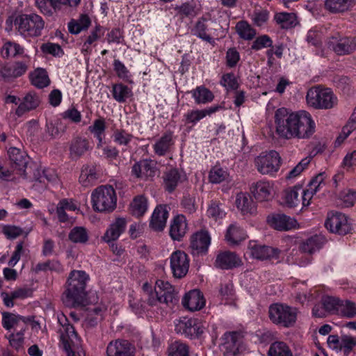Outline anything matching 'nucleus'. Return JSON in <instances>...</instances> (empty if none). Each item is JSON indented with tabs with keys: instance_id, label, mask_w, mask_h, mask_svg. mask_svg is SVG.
Listing matches in <instances>:
<instances>
[{
	"instance_id": "obj_1",
	"label": "nucleus",
	"mask_w": 356,
	"mask_h": 356,
	"mask_svg": "<svg viewBox=\"0 0 356 356\" xmlns=\"http://www.w3.org/2000/svg\"><path fill=\"white\" fill-rule=\"evenodd\" d=\"M275 122L277 135L287 140L308 139L316 129L312 115L305 111L290 112L285 108H280L275 112Z\"/></svg>"
},
{
	"instance_id": "obj_2",
	"label": "nucleus",
	"mask_w": 356,
	"mask_h": 356,
	"mask_svg": "<svg viewBox=\"0 0 356 356\" xmlns=\"http://www.w3.org/2000/svg\"><path fill=\"white\" fill-rule=\"evenodd\" d=\"M7 154L11 166L7 168L0 163V176H32L33 178H51L54 176V170L45 168L38 162H29V157L19 148L10 147Z\"/></svg>"
},
{
	"instance_id": "obj_3",
	"label": "nucleus",
	"mask_w": 356,
	"mask_h": 356,
	"mask_svg": "<svg viewBox=\"0 0 356 356\" xmlns=\"http://www.w3.org/2000/svg\"><path fill=\"white\" fill-rule=\"evenodd\" d=\"M88 275L83 270H72L63 293V303L69 307L85 306L87 304L86 286Z\"/></svg>"
},
{
	"instance_id": "obj_4",
	"label": "nucleus",
	"mask_w": 356,
	"mask_h": 356,
	"mask_svg": "<svg viewBox=\"0 0 356 356\" xmlns=\"http://www.w3.org/2000/svg\"><path fill=\"white\" fill-rule=\"evenodd\" d=\"M179 301L177 293L174 287L163 280H157L154 290H149L146 296V302L149 306H157L159 304H165L172 308Z\"/></svg>"
},
{
	"instance_id": "obj_5",
	"label": "nucleus",
	"mask_w": 356,
	"mask_h": 356,
	"mask_svg": "<svg viewBox=\"0 0 356 356\" xmlns=\"http://www.w3.org/2000/svg\"><path fill=\"white\" fill-rule=\"evenodd\" d=\"M14 25L15 29L24 37L35 38L42 35L45 22L38 14H21L15 17Z\"/></svg>"
},
{
	"instance_id": "obj_6",
	"label": "nucleus",
	"mask_w": 356,
	"mask_h": 356,
	"mask_svg": "<svg viewBox=\"0 0 356 356\" xmlns=\"http://www.w3.org/2000/svg\"><path fill=\"white\" fill-rule=\"evenodd\" d=\"M92 208L99 212L110 213L116 208L117 197L111 186L97 188L91 195Z\"/></svg>"
},
{
	"instance_id": "obj_7",
	"label": "nucleus",
	"mask_w": 356,
	"mask_h": 356,
	"mask_svg": "<svg viewBox=\"0 0 356 356\" xmlns=\"http://www.w3.org/2000/svg\"><path fill=\"white\" fill-rule=\"evenodd\" d=\"M307 104L316 109H330L338 103L337 96L330 88L319 86L310 88L306 97Z\"/></svg>"
},
{
	"instance_id": "obj_8",
	"label": "nucleus",
	"mask_w": 356,
	"mask_h": 356,
	"mask_svg": "<svg viewBox=\"0 0 356 356\" xmlns=\"http://www.w3.org/2000/svg\"><path fill=\"white\" fill-rule=\"evenodd\" d=\"M269 317L273 323L289 327L296 321L297 310L286 305L274 304L269 308Z\"/></svg>"
},
{
	"instance_id": "obj_9",
	"label": "nucleus",
	"mask_w": 356,
	"mask_h": 356,
	"mask_svg": "<svg viewBox=\"0 0 356 356\" xmlns=\"http://www.w3.org/2000/svg\"><path fill=\"white\" fill-rule=\"evenodd\" d=\"M325 227L332 233L346 235L350 232L352 225L348 218L340 212H329L325 222Z\"/></svg>"
},
{
	"instance_id": "obj_10",
	"label": "nucleus",
	"mask_w": 356,
	"mask_h": 356,
	"mask_svg": "<svg viewBox=\"0 0 356 356\" xmlns=\"http://www.w3.org/2000/svg\"><path fill=\"white\" fill-rule=\"evenodd\" d=\"M281 158L278 152L271 150L265 154H261L255 159V164L262 175H273L278 170Z\"/></svg>"
},
{
	"instance_id": "obj_11",
	"label": "nucleus",
	"mask_w": 356,
	"mask_h": 356,
	"mask_svg": "<svg viewBox=\"0 0 356 356\" xmlns=\"http://www.w3.org/2000/svg\"><path fill=\"white\" fill-rule=\"evenodd\" d=\"M329 49L337 55L350 54L355 50L354 39L336 33L332 35L327 42Z\"/></svg>"
},
{
	"instance_id": "obj_12",
	"label": "nucleus",
	"mask_w": 356,
	"mask_h": 356,
	"mask_svg": "<svg viewBox=\"0 0 356 356\" xmlns=\"http://www.w3.org/2000/svg\"><path fill=\"white\" fill-rule=\"evenodd\" d=\"M205 330L203 324L197 318H183L175 324V331L188 338L200 337Z\"/></svg>"
},
{
	"instance_id": "obj_13",
	"label": "nucleus",
	"mask_w": 356,
	"mask_h": 356,
	"mask_svg": "<svg viewBox=\"0 0 356 356\" xmlns=\"http://www.w3.org/2000/svg\"><path fill=\"white\" fill-rule=\"evenodd\" d=\"M170 267L175 278L181 279L188 272L190 259L187 254L182 250L173 252L170 257Z\"/></svg>"
},
{
	"instance_id": "obj_14",
	"label": "nucleus",
	"mask_w": 356,
	"mask_h": 356,
	"mask_svg": "<svg viewBox=\"0 0 356 356\" xmlns=\"http://www.w3.org/2000/svg\"><path fill=\"white\" fill-rule=\"evenodd\" d=\"M31 65V58L25 56L20 60H15L13 63H6L1 67L0 74L8 79H17L26 74Z\"/></svg>"
},
{
	"instance_id": "obj_15",
	"label": "nucleus",
	"mask_w": 356,
	"mask_h": 356,
	"mask_svg": "<svg viewBox=\"0 0 356 356\" xmlns=\"http://www.w3.org/2000/svg\"><path fill=\"white\" fill-rule=\"evenodd\" d=\"M250 191L256 200L261 202L273 199L275 194L274 183L266 179H259L252 183Z\"/></svg>"
},
{
	"instance_id": "obj_16",
	"label": "nucleus",
	"mask_w": 356,
	"mask_h": 356,
	"mask_svg": "<svg viewBox=\"0 0 356 356\" xmlns=\"http://www.w3.org/2000/svg\"><path fill=\"white\" fill-rule=\"evenodd\" d=\"M131 172L138 178L154 177L159 176L157 162L150 159H141L132 166Z\"/></svg>"
},
{
	"instance_id": "obj_17",
	"label": "nucleus",
	"mask_w": 356,
	"mask_h": 356,
	"mask_svg": "<svg viewBox=\"0 0 356 356\" xmlns=\"http://www.w3.org/2000/svg\"><path fill=\"white\" fill-rule=\"evenodd\" d=\"M64 329L65 332L60 336L63 349L67 356H74L80 346V339L72 325L67 324Z\"/></svg>"
},
{
	"instance_id": "obj_18",
	"label": "nucleus",
	"mask_w": 356,
	"mask_h": 356,
	"mask_svg": "<svg viewBox=\"0 0 356 356\" xmlns=\"http://www.w3.org/2000/svg\"><path fill=\"white\" fill-rule=\"evenodd\" d=\"M81 0H35L37 8L44 15L52 16L61 6L76 7Z\"/></svg>"
},
{
	"instance_id": "obj_19",
	"label": "nucleus",
	"mask_w": 356,
	"mask_h": 356,
	"mask_svg": "<svg viewBox=\"0 0 356 356\" xmlns=\"http://www.w3.org/2000/svg\"><path fill=\"white\" fill-rule=\"evenodd\" d=\"M241 334L237 332H226L222 337L221 350L225 356H235L239 352Z\"/></svg>"
},
{
	"instance_id": "obj_20",
	"label": "nucleus",
	"mask_w": 356,
	"mask_h": 356,
	"mask_svg": "<svg viewBox=\"0 0 356 356\" xmlns=\"http://www.w3.org/2000/svg\"><path fill=\"white\" fill-rule=\"evenodd\" d=\"M249 249L251 255L259 260H266L277 259L280 254V250L276 248L257 244L256 242H250Z\"/></svg>"
},
{
	"instance_id": "obj_21",
	"label": "nucleus",
	"mask_w": 356,
	"mask_h": 356,
	"mask_svg": "<svg viewBox=\"0 0 356 356\" xmlns=\"http://www.w3.org/2000/svg\"><path fill=\"white\" fill-rule=\"evenodd\" d=\"M30 321V318H25L9 312L2 314V325L7 330L12 329L14 330V332L26 330L27 323Z\"/></svg>"
},
{
	"instance_id": "obj_22",
	"label": "nucleus",
	"mask_w": 356,
	"mask_h": 356,
	"mask_svg": "<svg viewBox=\"0 0 356 356\" xmlns=\"http://www.w3.org/2000/svg\"><path fill=\"white\" fill-rule=\"evenodd\" d=\"M169 216L166 205H158L154 209L149 221V227L155 232H162L165 226Z\"/></svg>"
},
{
	"instance_id": "obj_23",
	"label": "nucleus",
	"mask_w": 356,
	"mask_h": 356,
	"mask_svg": "<svg viewBox=\"0 0 356 356\" xmlns=\"http://www.w3.org/2000/svg\"><path fill=\"white\" fill-rule=\"evenodd\" d=\"M134 347L126 340L111 341L107 346V356H134Z\"/></svg>"
},
{
	"instance_id": "obj_24",
	"label": "nucleus",
	"mask_w": 356,
	"mask_h": 356,
	"mask_svg": "<svg viewBox=\"0 0 356 356\" xmlns=\"http://www.w3.org/2000/svg\"><path fill=\"white\" fill-rule=\"evenodd\" d=\"M211 243L207 232H198L191 236L190 248L193 254H205Z\"/></svg>"
},
{
	"instance_id": "obj_25",
	"label": "nucleus",
	"mask_w": 356,
	"mask_h": 356,
	"mask_svg": "<svg viewBox=\"0 0 356 356\" xmlns=\"http://www.w3.org/2000/svg\"><path fill=\"white\" fill-rule=\"evenodd\" d=\"M214 264L218 268L228 270L239 266L241 260L234 252L224 251L217 254Z\"/></svg>"
},
{
	"instance_id": "obj_26",
	"label": "nucleus",
	"mask_w": 356,
	"mask_h": 356,
	"mask_svg": "<svg viewBox=\"0 0 356 356\" xmlns=\"http://www.w3.org/2000/svg\"><path fill=\"white\" fill-rule=\"evenodd\" d=\"M183 306L190 311L201 309L205 305L202 293L199 290H192L186 293L182 300Z\"/></svg>"
},
{
	"instance_id": "obj_27",
	"label": "nucleus",
	"mask_w": 356,
	"mask_h": 356,
	"mask_svg": "<svg viewBox=\"0 0 356 356\" xmlns=\"http://www.w3.org/2000/svg\"><path fill=\"white\" fill-rule=\"evenodd\" d=\"M188 229L186 218L184 215H177L172 219L170 227V236L174 241H181Z\"/></svg>"
},
{
	"instance_id": "obj_28",
	"label": "nucleus",
	"mask_w": 356,
	"mask_h": 356,
	"mask_svg": "<svg viewBox=\"0 0 356 356\" xmlns=\"http://www.w3.org/2000/svg\"><path fill=\"white\" fill-rule=\"evenodd\" d=\"M174 144L172 133L167 131L155 142L153 145V149L156 155L163 156L171 151Z\"/></svg>"
},
{
	"instance_id": "obj_29",
	"label": "nucleus",
	"mask_w": 356,
	"mask_h": 356,
	"mask_svg": "<svg viewBox=\"0 0 356 356\" xmlns=\"http://www.w3.org/2000/svg\"><path fill=\"white\" fill-rule=\"evenodd\" d=\"M221 108L222 106H213L202 110L196 109L188 111L184 115L185 124H195L197 122H198L200 120L205 118L207 115L210 116L211 115L218 111Z\"/></svg>"
},
{
	"instance_id": "obj_30",
	"label": "nucleus",
	"mask_w": 356,
	"mask_h": 356,
	"mask_svg": "<svg viewBox=\"0 0 356 356\" xmlns=\"http://www.w3.org/2000/svg\"><path fill=\"white\" fill-rule=\"evenodd\" d=\"M127 222L124 218H117L105 232L103 239L106 243L116 241L125 230Z\"/></svg>"
},
{
	"instance_id": "obj_31",
	"label": "nucleus",
	"mask_w": 356,
	"mask_h": 356,
	"mask_svg": "<svg viewBox=\"0 0 356 356\" xmlns=\"http://www.w3.org/2000/svg\"><path fill=\"white\" fill-rule=\"evenodd\" d=\"M236 205L243 214H254L257 211L256 203L247 193H239L236 195Z\"/></svg>"
},
{
	"instance_id": "obj_32",
	"label": "nucleus",
	"mask_w": 356,
	"mask_h": 356,
	"mask_svg": "<svg viewBox=\"0 0 356 356\" xmlns=\"http://www.w3.org/2000/svg\"><path fill=\"white\" fill-rule=\"evenodd\" d=\"M106 123L104 118L99 117L95 119L92 124L88 127V131L97 138V148L102 147L105 139Z\"/></svg>"
},
{
	"instance_id": "obj_33",
	"label": "nucleus",
	"mask_w": 356,
	"mask_h": 356,
	"mask_svg": "<svg viewBox=\"0 0 356 356\" xmlns=\"http://www.w3.org/2000/svg\"><path fill=\"white\" fill-rule=\"evenodd\" d=\"M90 149L88 139L81 137L74 138L70 144V152L72 159H77L83 156Z\"/></svg>"
},
{
	"instance_id": "obj_34",
	"label": "nucleus",
	"mask_w": 356,
	"mask_h": 356,
	"mask_svg": "<svg viewBox=\"0 0 356 356\" xmlns=\"http://www.w3.org/2000/svg\"><path fill=\"white\" fill-rule=\"evenodd\" d=\"M209 31L207 19L204 17H200L191 29V33L193 35L209 43H211L213 42V37Z\"/></svg>"
},
{
	"instance_id": "obj_35",
	"label": "nucleus",
	"mask_w": 356,
	"mask_h": 356,
	"mask_svg": "<svg viewBox=\"0 0 356 356\" xmlns=\"http://www.w3.org/2000/svg\"><path fill=\"white\" fill-rule=\"evenodd\" d=\"M301 187L296 186L293 188H287L284 191L282 201L283 204L289 208H300V191Z\"/></svg>"
},
{
	"instance_id": "obj_36",
	"label": "nucleus",
	"mask_w": 356,
	"mask_h": 356,
	"mask_svg": "<svg viewBox=\"0 0 356 356\" xmlns=\"http://www.w3.org/2000/svg\"><path fill=\"white\" fill-rule=\"evenodd\" d=\"M325 242L326 239L323 235L316 234L302 241L300 249L302 252L311 254L319 250Z\"/></svg>"
},
{
	"instance_id": "obj_37",
	"label": "nucleus",
	"mask_w": 356,
	"mask_h": 356,
	"mask_svg": "<svg viewBox=\"0 0 356 356\" xmlns=\"http://www.w3.org/2000/svg\"><path fill=\"white\" fill-rule=\"evenodd\" d=\"M271 225L277 230H289L296 227L297 221L285 214H277L273 217Z\"/></svg>"
},
{
	"instance_id": "obj_38",
	"label": "nucleus",
	"mask_w": 356,
	"mask_h": 356,
	"mask_svg": "<svg viewBox=\"0 0 356 356\" xmlns=\"http://www.w3.org/2000/svg\"><path fill=\"white\" fill-rule=\"evenodd\" d=\"M39 104L38 97L35 94L29 93L24 97L23 102L18 106L15 113L17 116L20 117L26 112L35 108L38 106Z\"/></svg>"
},
{
	"instance_id": "obj_39",
	"label": "nucleus",
	"mask_w": 356,
	"mask_h": 356,
	"mask_svg": "<svg viewBox=\"0 0 356 356\" xmlns=\"http://www.w3.org/2000/svg\"><path fill=\"white\" fill-rule=\"evenodd\" d=\"M91 20L86 14H82L77 19H72L68 23V30L72 34H78L81 31L86 30L90 26Z\"/></svg>"
},
{
	"instance_id": "obj_40",
	"label": "nucleus",
	"mask_w": 356,
	"mask_h": 356,
	"mask_svg": "<svg viewBox=\"0 0 356 356\" xmlns=\"http://www.w3.org/2000/svg\"><path fill=\"white\" fill-rule=\"evenodd\" d=\"M132 94L131 89L123 83H115L112 86L113 97L119 103L125 102Z\"/></svg>"
},
{
	"instance_id": "obj_41",
	"label": "nucleus",
	"mask_w": 356,
	"mask_h": 356,
	"mask_svg": "<svg viewBox=\"0 0 356 356\" xmlns=\"http://www.w3.org/2000/svg\"><path fill=\"white\" fill-rule=\"evenodd\" d=\"M226 240L231 245H237L246 238L244 231L236 224L231 225L225 235Z\"/></svg>"
},
{
	"instance_id": "obj_42",
	"label": "nucleus",
	"mask_w": 356,
	"mask_h": 356,
	"mask_svg": "<svg viewBox=\"0 0 356 356\" xmlns=\"http://www.w3.org/2000/svg\"><path fill=\"white\" fill-rule=\"evenodd\" d=\"M29 78L31 83L39 88L47 86L50 80L45 70L38 68L30 73Z\"/></svg>"
},
{
	"instance_id": "obj_43",
	"label": "nucleus",
	"mask_w": 356,
	"mask_h": 356,
	"mask_svg": "<svg viewBox=\"0 0 356 356\" xmlns=\"http://www.w3.org/2000/svg\"><path fill=\"white\" fill-rule=\"evenodd\" d=\"M192 95L197 104L209 103L214 98L213 92L204 86L197 87L192 91Z\"/></svg>"
},
{
	"instance_id": "obj_44",
	"label": "nucleus",
	"mask_w": 356,
	"mask_h": 356,
	"mask_svg": "<svg viewBox=\"0 0 356 356\" xmlns=\"http://www.w3.org/2000/svg\"><path fill=\"white\" fill-rule=\"evenodd\" d=\"M104 33V28L100 25H97L91 31L90 35L83 44L81 51L83 54H90L91 52L90 45L97 41Z\"/></svg>"
},
{
	"instance_id": "obj_45",
	"label": "nucleus",
	"mask_w": 356,
	"mask_h": 356,
	"mask_svg": "<svg viewBox=\"0 0 356 356\" xmlns=\"http://www.w3.org/2000/svg\"><path fill=\"white\" fill-rule=\"evenodd\" d=\"M147 209V200L143 195L136 197L130 204V211L133 216H143Z\"/></svg>"
},
{
	"instance_id": "obj_46",
	"label": "nucleus",
	"mask_w": 356,
	"mask_h": 356,
	"mask_svg": "<svg viewBox=\"0 0 356 356\" xmlns=\"http://www.w3.org/2000/svg\"><path fill=\"white\" fill-rule=\"evenodd\" d=\"M236 31L239 37L245 40H251L256 35V31L246 21H239L236 25Z\"/></svg>"
},
{
	"instance_id": "obj_47",
	"label": "nucleus",
	"mask_w": 356,
	"mask_h": 356,
	"mask_svg": "<svg viewBox=\"0 0 356 356\" xmlns=\"http://www.w3.org/2000/svg\"><path fill=\"white\" fill-rule=\"evenodd\" d=\"M277 24L282 29H288L294 27L297 24L296 16L294 13H280L274 17Z\"/></svg>"
},
{
	"instance_id": "obj_48",
	"label": "nucleus",
	"mask_w": 356,
	"mask_h": 356,
	"mask_svg": "<svg viewBox=\"0 0 356 356\" xmlns=\"http://www.w3.org/2000/svg\"><path fill=\"white\" fill-rule=\"evenodd\" d=\"M24 48L17 43L6 42L1 48V54L3 58L16 57L24 54Z\"/></svg>"
},
{
	"instance_id": "obj_49",
	"label": "nucleus",
	"mask_w": 356,
	"mask_h": 356,
	"mask_svg": "<svg viewBox=\"0 0 356 356\" xmlns=\"http://www.w3.org/2000/svg\"><path fill=\"white\" fill-rule=\"evenodd\" d=\"M353 0H325V6L332 13L347 10L352 6Z\"/></svg>"
},
{
	"instance_id": "obj_50",
	"label": "nucleus",
	"mask_w": 356,
	"mask_h": 356,
	"mask_svg": "<svg viewBox=\"0 0 356 356\" xmlns=\"http://www.w3.org/2000/svg\"><path fill=\"white\" fill-rule=\"evenodd\" d=\"M68 238L75 243H86L88 241L89 236L85 227H74L70 230Z\"/></svg>"
},
{
	"instance_id": "obj_51",
	"label": "nucleus",
	"mask_w": 356,
	"mask_h": 356,
	"mask_svg": "<svg viewBox=\"0 0 356 356\" xmlns=\"http://www.w3.org/2000/svg\"><path fill=\"white\" fill-rule=\"evenodd\" d=\"M67 126L60 120L55 122H49L46 124V132L51 138L60 136L66 130Z\"/></svg>"
},
{
	"instance_id": "obj_52",
	"label": "nucleus",
	"mask_w": 356,
	"mask_h": 356,
	"mask_svg": "<svg viewBox=\"0 0 356 356\" xmlns=\"http://www.w3.org/2000/svg\"><path fill=\"white\" fill-rule=\"evenodd\" d=\"M269 356H293L288 346L280 341L273 343L268 350Z\"/></svg>"
},
{
	"instance_id": "obj_53",
	"label": "nucleus",
	"mask_w": 356,
	"mask_h": 356,
	"mask_svg": "<svg viewBox=\"0 0 356 356\" xmlns=\"http://www.w3.org/2000/svg\"><path fill=\"white\" fill-rule=\"evenodd\" d=\"M341 302V300L332 296H325L321 299L322 305L330 314L338 315Z\"/></svg>"
},
{
	"instance_id": "obj_54",
	"label": "nucleus",
	"mask_w": 356,
	"mask_h": 356,
	"mask_svg": "<svg viewBox=\"0 0 356 356\" xmlns=\"http://www.w3.org/2000/svg\"><path fill=\"white\" fill-rule=\"evenodd\" d=\"M177 13L182 17H194L198 13L196 4L194 2H186L175 8Z\"/></svg>"
},
{
	"instance_id": "obj_55",
	"label": "nucleus",
	"mask_w": 356,
	"mask_h": 356,
	"mask_svg": "<svg viewBox=\"0 0 356 356\" xmlns=\"http://www.w3.org/2000/svg\"><path fill=\"white\" fill-rule=\"evenodd\" d=\"M188 347L180 341H175L168 348L169 356H188Z\"/></svg>"
},
{
	"instance_id": "obj_56",
	"label": "nucleus",
	"mask_w": 356,
	"mask_h": 356,
	"mask_svg": "<svg viewBox=\"0 0 356 356\" xmlns=\"http://www.w3.org/2000/svg\"><path fill=\"white\" fill-rule=\"evenodd\" d=\"M113 141L119 145L127 146L133 138V135L124 129H116L113 136Z\"/></svg>"
},
{
	"instance_id": "obj_57",
	"label": "nucleus",
	"mask_w": 356,
	"mask_h": 356,
	"mask_svg": "<svg viewBox=\"0 0 356 356\" xmlns=\"http://www.w3.org/2000/svg\"><path fill=\"white\" fill-rule=\"evenodd\" d=\"M338 315L347 318H353L356 316V304L348 300H341Z\"/></svg>"
},
{
	"instance_id": "obj_58",
	"label": "nucleus",
	"mask_w": 356,
	"mask_h": 356,
	"mask_svg": "<svg viewBox=\"0 0 356 356\" xmlns=\"http://www.w3.org/2000/svg\"><path fill=\"white\" fill-rule=\"evenodd\" d=\"M24 331L25 330H18L15 333H11L7 337L10 345L17 350H19L23 347Z\"/></svg>"
},
{
	"instance_id": "obj_59",
	"label": "nucleus",
	"mask_w": 356,
	"mask_h": 356,
	"mask_svg": "<svg viewBox=\"0 0 356 356\" xmlns=\"http://www.w3.org/2000/svg\"><path fill=\"white\" fill-rule=\"evenodd\" d=\"M40 49L44 54H50L54 56L60 57L64 54L59 44L52 42L42 44L40 47Z\"/></svg>"
},
{
	"instance_id": "obj_60",
	"label": "nucleus",
	"mask_w": 356,
	"mask_h": 356,
	"mask_svg": "<svg viewBox=\"0 0 356 356\" xmlns=\"http://www.w3.org/2000/svg\"><path fill=\"white\" fill-rule=\"evenodd\" d=\"M356 346V338L349 335H342L341 337L340 350H343L346 356H348Z\"/></svg>"
},
{
	"instance_id": "obj_61",
	"label": "nucleus",
	"mask_w": 356,
	"mask_h": 356,
	"mask_svg": "<svg viewBox=\"0 0 356 356\" xmlns=\"http://www.w3.org/2000/svg\"><path fill=\"white\" fill-rule=\"evenodd\" d=\"M273 46V40L267 35H262L257 37L252 44V49L258 51L264 48L271 47Z\"/></svg>"
},
{
	"instance_id": "obj_62",
	"label": "nucleus",
	"mask_w": 356,
	"mask_h": 356,
	"mask_svg": "<svg viewBox=\"0 0 356 356\" xmlns=\"http://www.w3.org/2000/svg\"><path fill=\"white\" fill-rule=\"evenodd\" d=\"M207 215L209 217L214 219H221L225 216V211L220 207V204L216 202H212L208 209Z\"/></svg>"
},
{
	"instance_id": "obj_63",
	"label": "nucleus",
	"mask_w": 356,
	"mask_h": 356,
	"mask_svg": "<svg viewBox=\"0 0 356 356\" xmlns=\"http://www.w3.org/2000/svg\"><path fill=\"white\" fill-rule=\"evenodd\" d=\"M60 268V264L57 261L48 260L43 263H38L35 265L33 268L35 273H38L40 271L50 270H59Z\"/></svg>"
},
{
	"instance_id": "obj_64",
	"label": "nucleus",
	"mask_w": 356,
	"mask_h": 356,
	"mask_svg": "<svg viewBox=\"0 0 356 356\" xmlns=\"http://www.w3.org/2000/svg\"><path fill=\"white\" fill-rule=\"evenodd\" d=\"M306 41L311 45L320 47L322 43V33L316 29H312L307 32Z\"/></svg>"
}]
</instances>
